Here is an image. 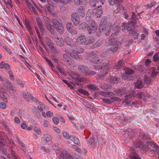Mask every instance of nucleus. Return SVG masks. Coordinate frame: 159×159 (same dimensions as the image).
Wrapping results in <instances>:
<instances>
[{
	"mask_svg": "<svg viewBox=\"0 0 159 159\" xmlns=\"http://www.w3.org/2000/svg\"><path fill=\"white\" fill-rule=\"evenodd\" d=\"M53 24L56 28L57 31L60 34L63 33L64 28L61 20L54 19L53 20Z\"/></svg>",
	"mask_w": 159,
	"mask_h": 159,
	"instance_id": "obj_4",
	"label": "nucleus"
},
{
	"mask_svg": "<svg viewBox=\"0 0 159 159\" xmlns=\"http://www.w3.org/2000/svg\"><path fill=\"white\" fill-rule=\"evenodd\" d=\"M0 67L1 68H5L7 70L10 69V66L9 64L5 63L3 61H2L0 63Z\"/></svg>",
	"mask_w": 159,
	"mask_h": 159,
	"instance_id": "obj_31",
	"label": "nucleus"
},
{
	"mask_svg": "<svg viewBox=\"0 0 159 159\" xmlns=\"http://www.w3.org/2000/svg\"><path fill=\"white\" fill-rule=\"evenodd\" d=\"M81 16L84 17L85 14V9L83 7H80L77 10V11Z\"/></svg>",
	"mask_w": 159,
	"mask_h": 159,
	"instance_id": "obj_27",
	"label": "nucleus"
},
{
	"mask_svg": "<svg viewBox=\"0 0 159 159\" xmlns=\"http://www.w3.org/2000/svg\"><path fill=\"white\" fill-rule=\"evenodd\" d=\"M135 87L139 89L142 88L143 87L142 82L140 80H138L135 84Z\"/></svg>",
	"mask_w": 159,
	"mask_h": 159,
	"instance_id": "obj_30",
	"label": "nucleus"
},
{
	"mask_svg": "<svg viewBox=\"0 0 159 159\" xmlns=\"http://www.w3.org/2000/svg\"><path fill=\"white\" fill-rule=\"evenodd\" d=\"M6 84H7V88L10 93L16 92V90L14 89L15 87L13 85L9 80L6 81Z\"/></svg>",
	"mask_w": 159,
	"mask_h": 159,
	"instance_id": "obj_10",
	"label": "nucleus"
},
{
	"mask_svg": "<svg viewBox=\"0 0 159 159\" xmlns=\"http://www.w3.org/2000/svg\"><path fill=\"white\" fill-rule=\"evenodd\" d=\"M87 59L94 64H101L102 60L98 59V57L96 53L92 52L89 54L87 56Z\"/></svg>",
	"mask_w": 159,
	"mask_h": 159,
	"instance_id": "obj_5",
	"label": "nucleus"
},
{
	"mask_svg": "<svg viewBox=\"0 0 159 159\" xmlns=\"http://www.w3.org/2000/svg\"><path fill=\"white\" fill-rule=\"evenodd\" d=\"M116 36V34H112L110 36L109 39V44L111 47L109 48L107 51H110L112 52L117 51L121 45V43L118 42L115 37Z\"/></svg>",
	"mask_w": 159,
	"mask_h": 159,
	"instance_id": "obj_2",
	"label": "nucleus"
},
{
	"mask_svg": "<svg viewBox=\"0 0 159 159\" xmlns=\"http://www.w3.org/2000/svg\"><path fill=\"white\" fill-rule=\"evenodd\" d=\"M148 73L150 74L151 77L152 78H154L159 73V72L156 71V68L155 67H153L152 70L148 69Z\"/></svg>",
	"mask_w": 159,
	"mask_h": 159,
	"instance_id": "obj_15",
	"label": "nucleus"
},
{
	"mask_svg": "<svg viewBox=\"0 0 159 159\" xmlns=\"http://www.w3.org/2000/svg\"><path fill=\"white\" fill-rule=\"evenodd\" d=\"M72 26V24L70 22H67L66 24V28L68 31L70 30V29L72 28H71Z\"/></svg>",
	"mask_w": 159,
	"mask_h": 159,
	"instance_id": "obj_58",
	"label": "nucleus"
},
{
	"mask_svg": "<svg viewBox=\"0 0 159 159\" xmlns=\"http://www.w3.org/2000/svg\"><path fill=\"white\" fill-rule=\"evenodd\" d=\"M66 44L70 46L73 47L75 45V43L71 40L68 37H66L65 39Z\"/></svg>",
	"mask_w": 159,
	"mask_h": 159,
	"instance_id": "obj_26",
	"label": "nucleus"
},
{
	"mask_svg": "<svg viewBox=\"0 0 159 159\" xmlns=\"http://www.w3.org/2000/svg\"><path fill=\"white\" fill-rule=\"evenodd\" d=\"M89 24H90V26L93 27L94 28L97 27V25L96 23L93 20H92L91 19L89 20Z\"/></svg>",
	"mask_w": 159,
	"mask_h": 159,
	"instance_id": "obj_46",
	"label": "nucleus"
},
{
	"mask_svg": "<svg viewBox=\"0 0 159 159\" xmlns=\"http://www.w3.org/2000/svg\"><path fill=\"white\" fill-rule=\"evenodd\" d=\"M26 28L28 29V30L30 34L31 35L33 34V31H32V28L29 25H27L26 26Z\"/></svg>",
	"mask_w": 159,
	"mask_h": 159,
	"instance_id": "obj_51",
	"label": "nucleus"
},
{
	"mask_svg": "<svg viewBox=\"0 0 159 159\" xmlns=\"http://www.w3.org/2000/svg\"><path fill=\"white\" fill-rule=\"evenodd\" d=\"M109 2L111 5H113L116 4L117 7H118V5H120L119 3H118L117 0H109Z\"/></svg>",
	"mask_w": 159,
	"mask_h": 159,
	"instance_id": "obj_42",
	"label": "nucleus"
},
{
	"mask_svg": "<svg viewBox=\"0 0 159 159\" xmlns=\"http://www.w3.org/2000/svg\"><path fill=\"white\" fill-rule=\"evenodd\" d=\"M53 148L54 149L56 152L57 154H58L59 153L60 148L56 146V144L53 146Z\"/></svg>",
	"mask_w": 159,
	"mask_h": 159,
	"instance_id": "obj_54",
	"label": "nucleus"
},
{
	"mask_svg": "<svg viewBox=\"0 0 159 159\" xmlns=\"http://www.w3.org/2000/svg\"><path fill=\"white\" fill-rule=\"evenodd\" d=\"M45 42L49 48L53 45L52 41L48 37H47L45 38Z\"/></svg>",
	"mask_w": 159,
	"mask_h": 159,
	"instance_id": "obj_29",
	"label": "nucleus"
},
{
	"mask_svg": "<svg viewBox=\"0 0 159 159\" xmlns=\"http://www.w3.org/2000/svg\"><path fill=\"white\" fill-rule=\"evenodd\" d=\"M93 12L92 10L91 9H89L88 10L86 14V19L87 20L89 21L92 19V17L93 16Z\"/></svg>",
	"mask_w": 159,
	"mask_h": 159,
	"instance_id": "obj_23",
	"label": "nucleus"
},
{
	"mask_svg": "<svg viewBox=\"0 0 159 159\" xmlns=\"http://www.w3.org/2000/svg\"><path fill=\"white\" fill-rule=\"evenodd\" d=\"M106 30V25L104 24H101L99 27V30L100 32H102Z\"/></svg>",
	"mask_w": 159,
	"mask_h": 159,
	"instance_id": "obj_38",
	"label": "nucleus"
},
{
	"mask_svg": "<svg viewBox=\"0 0 159 159\" xmlns=\"http://www.w3.org/2000/svg\"><path fill=\"white\" fill-rule=\"evenodd\" d=\"M148 142V143L149 146H151V147H152V148H158V147H157V146L156 145V144H155L153 142H152L151 141H149Z\"/></svg>",
	"mask_w": 159,
	"mask_h": 159,
	"instance_id": "obj_50",
	"label": "nucleus"
},
{
	"mask_svg": "<svg viewBox=\"0 0 159 159\" xmlns=\"http://www.w3.org/2000/svg\"><path fill=\"white\" fill-rule=\"evenodd\" d=\"M100 94L105 97H111L114 94V93L111 92H105L104 91L101 92Z\"/></svg>",
	"mask_w": 159,
	"mask_h": 159,
	"instance_id": "obj_25",
	"label": "nucleus"
},
{
	"mask_svg": "<svg viewBox=\"0 0 159 159\" xmlns=\"http://www.w3.org/2000/svg\"><path fill=\"white\" fill-rule=\"evenodd\" d=\"M153 60L154 61H156L159 59V53L157 52L153 56Z\"/></svg>",
	"mask_w": 159,
	"mask_h": 159,
	"instance_id": "obj_48",
	"label": "nucleus"
},
{
	"mask_svg": "<svg viewBox=\"0 0 159 159\" xmlns=\"http://www.w3.org/2000/svg\"><path fill=\"white\" fill-rule=\"evenodd\" d=\"M151 81V79L149 76L145 75H144V81L146 84L149 83Z\"/></svg>",
	"mask_w": 159,
	"mask_h": 159,
	"instance_id": "obj_47",
	"label": "nucleus"
},
{
	"mask_svg": "<svg viewBox=\"0 0 159 159\" xmlns=\"http://www.w3.org/2000/svg\"><path fill=\"white\" fill-rule=\"evenodd\" d=\"M88 68L86 66L80 65L78 66L79 71L83 74L86 75Z\"/></svg>",
	"mask_w": 159,
	"mask_h": 159,
	"instance_id": "obj_18",
	"label": "nucleus"
},
{
	"mask_svg": "<svg viewBox=\"0 0 159 159\" xmlns=\"http://www.w3.org/2000/svg\"><path fill=\"white\" fill-rule=\"evenodd\" d=\"M34 28H35V29L36 32V33H37V35H38V37L39 38V39H41V37L40 36V34L39 32V29H38V28L36 26H35L34 27Z\"/></svg>",
	"mask_w": 159,
	"mask_h": 159,
	"instance_id": "obj_59",
	"label": "nucleus"
},
{
	"mask_svg": "<svg viewBox=\"0 0 159 159\" xmlns=\"http://www.w3.org/2000/svg\"><path fill=\"white\" fill-rule=\"evenodd\" d=\"M71 20L75 25H78L80 21V17L75 12L71 14Z\"/></svg>",
	"mask_w": 159,
	"mask_h": 159,
	"instance_id": "obj_9",
	"label": "nucleus"
},
{
	"mask_svg": "<svg viewBox=\"0 0 159 159\" xmlns=\"http://www.w3.org/2000/svg\"><path fill=\"white\" fill-rule=\"evenodd\" d=\"M36 22L41 33L43 32L44 29L41 20L39 17L36 18Z\"/></svg>",
	"mask_w": 159,
	"mask_h": 159,
	"instance_id": "obj_17",
	"label": "nucleus"
},
{
	"mask_svg": "<svg viewBox=\"0 0 159 159\" xmlns=\"http://www.w3.org/2000/svg\"><path fill=\"white\" fill-rule=\"evenodd\" d=\"M3 136H2V135H1V137L0 138V139L2 140V141H3L4 143V140H5L6 142L8 141H9V139L8 138L7 136H4V134H3Z\"/></svg>",
	"mask_w": 159,
	"mask_h": 159,
	"instance_id": "obj_52",
	"label": "nucleus"
},
{
	"mask_svg": "<svg viewBox=\"0 0 159 159\" xmlns=\"http://www.w3.org/2000/svg\"><path fill=\"white\" fill-rule=\"evenodd\" d=\"M63 136L66 139H68L70 137L69 134L66 132L63 133Z\"/></svg>",
	"mask_w": 159,
	"mask_h": 159,
	"instance_id": "obj_61",
	"label": "nucleus"
},
{
	"mask_svg": "<svg viewBox=\"0 0 159 159\" xmlns=\"http://www.w3.org/2000/svg\"><path fill=\"white\" fill-rule=\"evenodd\" d=\"M55 41L57 45L60 47H63L64 44V41L61 37H57L55 38Z\"/></svg>",
	"mask_w": 159,
	"mask_h": 159,
	"instance_id": "obj_19",
	"label": "nucleus"
},
{
	"mask_svg": "<svg viewBox=\"0 0 159 159\" xmlns=\"http://www.w3.org/2000/svg\"><path fill=\"white\" fill-rule=\"evenodd\" d=\"M115 92V94L118 96H120L126 93V91L125 89L123 88L121 89H116L114 90Z\"/></svg>",
	"mask_w": 159,
	"mask_h": 159,
	"instance_id": "obj_20",
	"label": "nucleus"
},
{
	"mask_svg": "<svg viewBox=\"0 0 159 159\" xmlns=\"http://www.w3.org/2000/svg\"><path fill=\"white\" fill-rule=\"evenodd\" d=\"M129 157L131 159H141L137 154L136 151L133 149L131 150Z\"/></svg>",
	"mask_w": 159,
	"mask_h": 159,
	"instance_id": "obj_14",
	"label": "nucleus"
},
{
	"mask_svg": "<svg viewBox=\"0 0 159 159\" xmlns=\"http://www.w3.org/2000/svg\"><path fill=\"white\" fill-rule=\"evenodd\" d=\"M102 41H98L91 46V48H94L99 47L103 43H102Z\"/></svg>",
	"mask_w": 159,
	"mask_h": 159,
	"instance_id": "obj_33",
	"label": "nucleus"
},
{
	"mask_svg": "<svg viewBox=\"0 0 159 159\" xmlns=\"http://www.w3.org/2000/svg\"><path fill=\"white\" fill-rule=\"evenodd\" d=\"M7 107L6 105L3 102L0 103V108L2 109H5Z\"/></svg>",
	"mask_w": 159,
	"mask_h": 159,
	"instance_id": "obj_57",
	"label": "nucleus"
},
{
	"mask_svg": "<svg viewBox=\"0 0 159 159\" xmlns=\"http://www.w3.org/2000/svg\"><path fill=\"white\" fill-rule=\"evenodd\" d=\"M88 31L89 34L93 33L95 31V30L96 29V28H94L93 27L89 26L87 27Z\"/></svg>",
	"mask_w": 159,
	"mask_h": 159,
	"instance_id": "obj_44",
	"label": "nucleus"
},
{
	"mask_svg": "<svg viewBox=\"0 0 159 159\" xmlns=\"http://www.w3.org/2000/svg\"><path fill=\"white\" fill-rule=\"evenodd\" d=\"M54 123L56 124H57L59 122V119L57 117H54L52 118Z\"/></svg>",
	"mask_w": 159,
	"mask_h": 159,
	"instance_id": "obj_56",
	"label": "nucleus"
},
{
	"mask_svg": "<svg viewBox=\"0 0 159 159\" xmlns=\"http://www.w3.org/2000/svg\"><path fill=\"white\" fill-rule=\"evenodd\" d=\"M44 138L46 140L48 141H49L51 139V136L48 134L44 135Z\"/></svg>",
	"mask_w": 159,
	"mask_h": 159,
	"instance_id": "obj_55",
	"label": "nucleus"
},
{
	"mask_svg": "<svg viewBox=\"0 0 159 159\" xmlns=\"http://www.w3.org/2000/svg\"><path fill=\"white\" fill-rule=\"evenodd\" d=\"M70 138L71 140L73 141L75 144L78 145H80V143L78 138L71 135L70 136Z\"/></svg>",
	"mask_w": 159,
	"mask_h": 159,
	"instance_id": "obj_32",
	"label": "nucleus"
},
{
	"mask_svg": "<svg viewBox=\"0 0 159 159\" xmlns=\"http://www.w3.org/2000/svg\"><path fill=\"white\" fill-rule=\"evenodd\" d=\"M88 26V25L85 22H84L80 25L79 27L80 29L84 30L86 29Z\"/></svg>",
	"mask_w": 159,
	"mask_h": 159,
	"instance_id": "obj_40",
	"label": "nucleus"
},
{
	"mask_svg": "<svg viewBox=\"0 0 159 159\" xmlns=\"http://www.w3.org/2000/svg\"><path fill=\"white\" fill-rule=\"evenodd\" d=\"M141 148L143 151H147L149 148L148 142H146L144 143H140V144Z\"/></svg>",
	"mask_w": 159,
	"mask_h": 159,
	"instance_id": "obj_24",
	"label": "nucleus"
},
{
	"mask_svg": "<svg viewBox=\"0 0 159 159\" xmlns=\"http://www.w3.org/2000/svg\"><path fill=\"white\" fill-rule=\"evenodd\" d=\"M89 142L90 145L92 147H93L94 146L95 143L94 142V140L93 139L90 138V141Z\"/></svg>",
	"mask_w": 159,
	"mask_h": 159,
	"instance_id": "obj_60",
	"label": "nucleus"
},
{
	"mask_svg": "<svg viewBox=\"0 0 159 159\" xmlns=\"http://www.w3.org/2000/svg\"><path fill=\"white\" fill-rule=\"evenodd\" d=\"M148 96V94L147 93H139L138 94L137 97L138 98L140 99L143 98V100L144 101H147L146 99L144 98V96Z\"/></svg>",
	"mask_w": 159,
	"mask_h": 159,
	"instance_id": "obj_34",
	"label": "nucleus"
},
{
	"mask_svg": "<svg viewBox=\"0 0 159 159\" xmlns=\"http://www.w3.org/2000/svg\"><path fill=\"white\" fill-rule=\"evenodd\" d=\"M132 96L130 94L126 95L125 96L124 101L126 103H127V105H130V104H131V101L132 100Z\"/></svg>",
	"mask_w": 159,
	"mask_h": 159,
	"instance_id": "obj_21",
	"label": "nucleus"
},
{
	"mask_svg": "<svg viewBox=\"0 0 159 159\" xmlns=\"http://www.w3.org/2000/svg\"><path fill=\"white\" fill-rule=\"evenodd\" d=\"M17 83L22 88H23L24 86V84H23L22 81L20 79H16Z\"/></svg>",
	"mask_w": 159,
	"mask_h": 159,
	"instance_id": "obj_53",
	"label": "nucleus"
},
{
	"mask_svg": "<svg viewBox=\"0 0 159 159\" xmlns=\"http://www.w3.org/2000/svg\"><path fill=\"white\" fill-rule=\"evenodd\" d=\"M102 10L101 9L97 8L95 12L94 13V15L97 17L100 18L102 16Z\"/></svg>",
	"mask_w": 159,
	"mask_h": 159,
	"instance_id": "obj_28",
	"label": "nucleus"
},
{
	"mask_svg": "<svg viewBox=\"0 0 159 159\" xmlns=\"http://www.w3.org/2000/svg\"><path fill=\"white\" fill-rule=\"evenodd\" d=\"M49 48L51 50L52 52V53L55 54L56 53L57 50L53 46V45Z\"/></svg>",
	"mask_w": 159,
	"mask_h": 159,
	"instance_id": "obj_62",
	"label": "nucleus"
},
{
	"mask_svg": "<svg viewBox=\"0 0 159 159\" xmlns=\"http://www.w3.org/2000/svg\"><path fill=\"white\" fill-rule=\"evenodd\" d=\"M125 63L122 62V61H120L116 64L114 68L116 69H123Z\"/></svg>",
	"mask_w": 159,
	"mask_h": 159,
	"instance_id": "obj_22",
	"label": "nucleus"
},
{
	"mask_svg": "<svg viewBox=\"0 0 159 159\" xmlns=\"http://www.w3.org/2000/svg\"><path fill=\"white\" fill-rule=\"evenodd\" d=\"M74 2L75 4L77 5H79L82 3L81 0H74Z\"/></svg>",
	"mask_w": 159,
	"mask_h": 159,
	"instance_id": "obj_63",
	"label": "nucleus"
},
{
	"mask_svg": "<svg viewBox=\"0 0 159 159\" xmlns=\"http://www.w3.org/2000/svg\"><path fill=\"white\" fill-rule=\"evenodd\" d=\"M87 88H88L89 89L92 90L93 91L97 90L98 89V87H95L94 85L93 84L87 85Z\"/></svg>",
	"mask_w": 159,
	"mask_h": 159,
	"instance_id": "obj_41",
	"label": "nucleus"
},
{
	"mask_svg": "<svg viewBox=\"0 0 159 159\" xmlns=\"http://www.w3.org/2000/svg\"><path fill=\"white\" fill-rule=\"evenodd\" d=\"M94 68L95 69L101 70L100 72H102V74H98V78L102 79L108 73L109 67L107 63H102L97 66H95Z\"/></svg>",
	"mask_w": 159,
	"mask_h": 159,
	"instance_id": "obj_3",
	"label": "nucleus"
},
{
	"mask_svg": "<svg viewBox=\"0 0 159 159\" xmlns=\"http://www.w3.org/2000/svg\"><path fill=\"white\" fill-rule=\"evenodd\" d=\"M100 87L103 90H108L110 88L108 84H102L101 83Z\"/></svg>",
	"mask_w": 159,
	"mask_h": 159,
	"instance_id": "obj_39",
	"label": "nucleus"
},
{
	"mask_svg": "<svg viewBox=\"0 0 159 159\" xmlns=\"http://www.w3.org/2000/svg\"><path fill=\"white\" fill-rule=\"evenodd\" d=\"M123 27H124V30H127L128 31H130L132 32L131 34H133V36L135 39H137V37L139 35V34L134 31H133L132 28L133 27L131 26L130 24L125 23L123 22L122 24Z\"/></svg>",
	"mask_w": 159,
	"mask_h": 159,
	"instance_id": "obj_6",
	"label": "nucleus"
},
{
	"mask_svg": "<svg viewBox=\"0 0 159 159\" xmlns=\"http://www.w3.org/2000/svg\"><path fill=\"white\" fill-rule=\"evenodd\" d=\"M136 134V131L133 129H129L126 131L125 137L127 139L132 138Z\"/></svg>",
	"mask_w": 159,
	"mask_h": 159,
	"instance_id": "obj_8",
	"label": "nucleus"
},
{
	"mask_svg": "<svg viewBox=\"0 0 159 159\" xmlns=\"http://www.w3.org/2000/svg\"><path fill=\"white\" fill-rule=\"evenodd\" d=\"M69 75L73 79L75 80H77L79 82H82L84 81V78L80 77L79 74L73 71H71L69 73Z\"/></svg>",
	"mask_w": 159,
	"mask_h": 159,
	"instance_id": "obj_7",
	"label": "nucleus"
},
{
	"mask_svg": "<svg viewBox=\"0 0 159 159\" xmlns=\"http://www.w3.org/2000/svg\"><path fill=\"white\" fill-rule=\"evenodd\" d=\"M90 3H91V7H93V9H95L96 7H97V8H99L100 7H101V4H103V2L101 1L100 0L99 1H95V2L94 1H91Z\"/></svg>",
	"mask_w": 159,
	"mask_h": 159,
	"instance_id": "obj_12",
	"label": "nucleus"
},
{
	"mask_svg": "<svg viewBox=\"0 0 159 159\" xmlns=\"http://www.w3.org/2000/svg\"><path fill=\"white\" fill-rule=\"evenodd\" d=\"M8 73L10 75L11 79L13 80H14V76L13 75L12 71L11 70H9L8 71Z\"/></svg>",
	"mask_w": 159,
	"mask_h": 159,
	"instance_id": "obj_64",
	"label": "nucleus"
},
{
	"mask_svg": "<svg viewBox=\"0 0 159 159\" xmlns=\"http://www.w3.org/2000/svg\"><path fill=\"white\" fill-rule=\"evenodd\" d=\"M102 99L103 102L107 104H111L113 102V101L110 99V98H102Z\"/></svg>",
	"mask_w": 159,
	"mask_h": 159,
	"instance_id": "obj_45",
	"label": "nucleus"
},
{
	"mask_svg": "<svg viewBox=\"0 0 159 159\" xmlns=\"http://www.w3.org/2000/svg\"><path fill=\"white\" fill-rule=\"evenodd\" d=\"M53 24H52V23L51 22L49 23L48 24H46L47 27L49 31L51 32H52L53 31L54 29V25H53Z\"/></svg>",
	"mask_w": 159,
	"mask_h": 159,
	"instance_id": "obj_35",
	"label": "nucleus"
},
{
	"mask_svg": "<svg viewBox=\"0 0 159 159\" xmlns=\"http://www.w3.org/2000/svg\"><path fill=\"white\" fill-rule=\"evenodd\" d=\"M69 157L70 159H72L71 156L66 151L63 150L60 154L59 157V159H66Z\"/></svg>",
	"mask_w": 159,
	"mask_h": 159,
	"instance_id": "obj_11",
	"label": "nucleus"
},
{
	"mask_svg": "<svg viewBox=\"0 0 159 159\" xmlns=\"http://www.w3.org/2000/svg\"><path fill=\"white\" fill-rule=\"evenodd\" d=\"M65 53L63 54V61L70 67L73 66L74 61L68 55L77 60H80L82 59V57L81 55L72 54L69 50H66L65 51Z\"/></svg>",
	"mask_w": 159,
	"mask_h": 159,
	"instance_id": "obj_1",
	"label": "nucleus"
},
{
	"mask_svg": "<svg viewBox=\"0 0 159 159\" xmlns=\"http://www.w3.org/2000/svg\"><path fill=\"white\" fill-rule=\"evenodd\" d=\"M86 41V38L85 36L83 35H81L79 36L76 39V42L81 44L85 45Z\"/></svg>",
	"mask_w": 159,
	"mask_h": 159,
	"instance_id": "obj_13",
	"label": "nucleus"
},
{
	"mask_svg": "<svg viewBox=\"0 0 159 159\" xmlns=\"http://www.w3.org/2000/svg\"><path fill=\"white\" fill-rule=\"evenodd\" d=\"M95 74H96V72L94 71H93L91 70H89L88 68L86 75L90 76H92L94 75Z\"/></svg>",
	"mask_w": 159,
	"mask_h": 159,
	"instance_id": "obj_43",
	"label": "nucleus"
},
{
	"mask_svg": "<svg viewBox=\"0 0 159 159\" xmlns=\"http://www.w3.org/2000/svg\"><path fill=\"white\" fill-rule=\"evenodd\" d=\"M134 71L133 70L129 68H127L125 70V72L126 74H123L122 75V77L124 79V80H126L127 77H126L127 74L131 75L134 73Z\"/></svg>",
	"mask_w": 159,
	"mask_h": 159,
	"instance_id": "obj_16",
	"label": "nucleus"
},
{
	"mask_svg": "<svg viewBox=\"0 0 159 159\" xmlns=\"http://www.w3.org/2000/svg\"><path fill=\"white\" fill-rule=\"evenodd\" d=\"M94 41L95 40L93 38L89 37L87 39H86L85 45L90 44L94 42Z\"/></svg>",
	"mask_w": 159,
	"mask_h": 159,
	"instance_id": "obj_36",
	"label": "nucleus"
},
{
	"mask_svg": "<svg viewBox=\"0 0 159 159\" xmlns=\"http://www.w3.org/2000/svg\"><path fill=\"white\" fill-rule=\"evenodd\" d=\"M69 31L72 35H75L77 34V31L73 28H72L69 30Z\"/></svg>",
	"mask_w": 159,
	"mask_h": 159,
	"instance_id": "obj_49",
	"label": "nucleus"
},
{
	"mask_svg": "<svg viewBox=\"0 0 159 159\" xmlns=\"http://www.w3.org/2000/svg\"><path fill=\"white\" fill-rule=\"evenodd\" d=\"M120 78L115 77H112L110 78V82L112 84H115L116 82L119 80Z\"/></svg>",
	"mask_w": 159,
	"mask_h": 159,
	"instance_id": "obj_37",
	"label": "nucleus"
}]
</instances>
